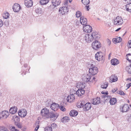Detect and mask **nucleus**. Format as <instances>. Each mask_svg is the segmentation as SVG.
<instances>
[{
  "label": "nucleus",
  "mask_w": 131,
  "mask_h": 131,
  "mask_svg": "<svg viewBox=\"0 0 131 131\" xmlns=\"http://www.w3.org/2000/svg\"><path fill=\"white\" fill-rule=\"evenodd\" d=\"M100 37V35L97 32L94 31L92 34H88L85 35L84 38V39L87 42H90L93 41V39H98Z\"/></svg>",
  "instance_id": "nucleus-1"
},
{
  "label": "nucleus",
  "mask_w": 131,
  "mask_h": 131,
  "mask_svg": "<svg viewBox=\"0 0 131 131\" xmlns=\"http://www.w3.org/2000/svg\"><path fill=\"white\" fill-rule=\"evenodd\" d=\"M95 57L96 60L100 61L104 59L105 56L102 52H98L95 54Z\"/></svg>",
  "instance_id": "nucleus-2"
},
{
  "label": "nucleus",
  "mask_w": 131,
  "mask_h": 131,
  "mask_svg": "<svg viewBox=\"0 0 131 131\" xmlns=\"http://www.w3.org/2000/svg\"><path fill=\"white\" fill-rule=\"evenodd\" d=\"M92 47L93 49L97 50L101 47L100 43L98 41L96 40L92 43Z\"/></svg>",
  "instance_id": "nucleus-3"
},
{
  "label": "nucleus",
  "mask_w": 131,
  "mask_h": 131,
  "mask_svg": "<svg viewBox=\"0 0 131 131\" xmlns=\"http://www.w3.org/2000/svg\"><path fill=\"white\" fill-rule=\"evenodd\" d=\"M123 20L121 17L117 16L114 20V25H121L123 23Z\"/></svg>",
  "instance_id": "nucleus-4"
},
{
  "label": "nucleus",
  "mask_w": 131,
  "mask_h": 131,
  "mask_svg": "<svg viewBox=\"0 0 131 131\" xmlns=\"http://www.w3.org/2000/svg\"><path fill=\"white\" fill-rule=\"evenodd\" d=\"M129 108L128 105L125 104L123 106H120V112L122 113L127 112L129 111Z\"/></svg>",
  "instance_id": "nucleus-5"
},
{
  "label": "nucleus",
  "mask_w": 131,
  "mask_h": 131,
  "mask_svg": "<svg viewBox=\"0 0 131 131\" xmlns=\"http://www.w3.org/2000/svg\"><path fill=\"white\" fill-rule=\"evenodd\" d=\"M41 114L43 116L46 118H49V111L47 108H45L42 109L41 111Z\"/></svg>",
  "instance_id": "nucleus-6"
},
{
  "label": "nucleus",
  "mask_w": 131,
  "mask_h": 131,
  "mask_svg": "<svg viewBox=\"0 0 131 131\" xmlns=\"http://www.w3.org/2000/svg\"><path fill=\"white\" fill-rule=\"evenodd\" d=\"M83 30L84 32L89 33L92 31V27L90 25H86L83 26Z\"/></svg>",
  "instance_id": "nucleus-7"
},
{
  "label": "nucleus",
  "mask_w": 131,
  "mask_h": 131,
  "mask_svg": "<svg viewBox=\"0 0 131 131\" xmlns=\"http://www.w3.org/2000/svg\"><path fill=\"white\" fill-rule=\"evenodd\" d=\"M98 69L97 67H94L89 69V72L90 74L92 75L96 74L98 72Z\"/></svg>",
  "instance_id": "nucleus-8"
},
{
  "label": "nucleus",
  "mask_w": 131,
  "mask_h": 131,
  "mask_svg": "<svg viewBox=\"0 0 131 131\" xmlns=\"http://www.w3.org/2000/svg\"><path fill=\"white\" fill-rule=\"evenodd\" d=\"M68 11V8H67V7H60L59 10V12L62 14V15L67 13Z\"/></svg>",
  "instance_id": "nucleus-9"
},
{
  "label": "nucleus",
  "mask_w": 131,
  "mask_h": 131,
  "mask_svg": "<svg viewBox=\"0 0 131 131\" xmlns=\"http://www.w3.org/2000/svg\"><path fill=\"white\" fill-rule=\"evenodd\" d=\"M9 113L7 111H4L0 113V116L1 117L3 118H4L6 119L9 115Z\"/></svg>",
  "instance_id": "nucleus-10"
},
{
  "label": "nucleus",
  "mask_w": 131,
  "mask_h": 131,
  "mask_svg": "<svg viewBox=\"0 0 131 131\" xmlns=\"http://www.w3.org/2000/svg\"><path fill=\"white\" fill-rule=\"evenodd\" d=\"M74 99V96L73 94H70L68 95L66 99L67 102L70 103L73 102Z\"/></svg>",
  "instance_id": "nucleus-11"
},
{
  "label": "nucleus",
  "mask_w": 131,
  "mask_h": 131,
  "mask_svg": "<svg viewBox=\"0 0 131 131\" xmlns=\"http://www.w3.org/2000/svg\"><path fill=\"white\" fill-rule=\"evenodd\" d=\"M12 8L14 12H18L20 10L21 7L19 4L16 3L13 5Z\"/></svg>",
  "instance_id": "nucleus-12"
},
{
  "label": "nucleus",
  "mask_w": 131,
  "mask_h": 131,
  "mask_svg": "<svg viewBox=\"0 0 131 131\" xmlns=\"http://www.w3.org/2000/svg\"><path fill=\"white\" fill-rule=\"evenodd\" d=\"M18 114L19 116L21 117H24L27 114V111L25 109H23L21 111H19Z\"/></svg>",
  "instance_id": "nucleus-13"
},
{
  "label": "nucleus",
  "mask_w": 131,
  "mask_h": 131,
  "mask_svg": "<svg viewBox=\"0 0 131 131\" xmlns=\"http://www.w3.org/2000/svg\"><path fill=\"white\" fill-rule=\"evenodd\" d=\"M80 21L81 24L84 26L86 25L87 23V19L83 16H81L80 18Z\"/></svg>",
  "instance_id": "nucleus-14"
},
{
  "label": "nucleus",
  "mask_w": 131,
  "mask_h": 131,
  "mask_svg": "<svg viewBox=\"0 0 131 131\" xmlns=\"http://www.w3.org/2000/svg\"><path fill=\"white\" fill-rule=\"evenodd\" d=\"M91 105L90 103H87L85 104L83 107L84 111H86L89 110L91 108Z\"/></svg>",
  "instance_id": "nucleus-15"
},
{
  "label": "nucleus",
  "mask_w": 131,
  "mask_h": 131,
  "mask_svg": "<svg viewBox=\"0 0 131 131\" xmlns=\"http://www.w3.org/2000/svg\"><path fill=\"white\" fill-rule=\"evenodd\" d=\"M33 3L31 0H26L25 1V4L27 7L32 6L33 5Z\"/></svg>",
  "instance_id": "nucleus-16"
},
{
  "label": "nucleus",
  "mask_w": 131,
  "mask_h": 131,
  "mask_svg": "<svg viewBox=\"0 0 131 131\" xmlns=\"http://www.w3.org/2000/svg\"><path fill=\"white\" fill-rule=\"evenodd\" d=\"M85 91L83 89H78V90L76 91V93H74V94H75L79 96H80L83 95Z\"/></svg>",
  "instance_id": "nucleus-17"
},
{
  "label": "nucleus",
  "mask_w": 131,
  "mask_h": 131,
  "mask_svg": "<svg viewBox=\"0 0 131 131\" xmlns=\"http://www.w3.org/2000/svg\"><path fill=\"white\" fill-rule=\"evenodd\" d=\"M76 87L79 89L84 88H85V84L82 82H78L77 83Z\"/></svg>",
  "instance_id": "nucleus-18"
},
{
  "label": "nucleus",
  "mask_w": 131,
  "mask_h": 131,
  "mask_svg": "<svg viewBox=\"0 0 131 131\" xmlns=\"http://www.w3.org/2000/svg\"><path fill=\"white\" fill-rule=\"evenodd\" d=\"M59 105L55 103L52 104L50 106V108L54 111H56L58 109Z\"/></svg>",
  "instance_id": "nucleus-19"
},
{
  "label": "nucleus",
  "mask_w": 131,
  "mask_h": 131,
  "mask_svg": "<svg viewBox=\"0 0 131 131\" xmlns=\"http://www.w3.org/2000/svg\"><path fill=\"white\" fill-rule=\"evenodd\" d=\"M91 77H92L91 76V74L89 73L87 74L85 77L83 78V80L85 81L88 82L91 80Z\"/></svg>",
  "instance_id": "nucleus-20"
},
{
  "label": "nucleus",
  "mask_w": 131,
  "mask_h": 131,
  "mask_svg": "<svg viewBox=\"0 0 131 131\" xmlns=\"http://www.w3.org/2000/svg\"><path fill=\"white\" fill-rule=\"evenodd\" d=\"M58 115L55 113L50 112L49 115V118L52 119V120H54L57 117Z\"/></svg>",
  "instance_id": "nucleus-21"
},
{
  "label": "nucleus",
  "mask_w": 131,
  "mask_h": 131,
  "mask_svg": "<svg viewBox=\"0 0 131 131\" xmlns=\"http://www.w3.org/2000/svg\"><path fill=\"white\" fill-rule=\"evenodd\" d=\"M52 3L54 6H57L59 5L61 2L60 0H52Z\"/></svg>",
  "instance_id": "nucleus-22"
},
{
  "label": "nucleus",
  "mask_w": 131,
  "mask_h": 131,
  "mask_svg": "<svg viewBox=\"0 0 131 131\" xmlns=\"http://www.w3.org/2000/svg\"><path fill=\"white\" fill-rule=\"evenodd\" d=\"M100 97H97L96 98L94 99L92 101V104H98L100 103Z\"/></svg>",
  "instance_id": "nucleus-23"
},
{
  "label": "nucleus",
  "mask_w": 131,
  "mask_h": 131,
  "mask_svg": "<svg viewBox=\"0 0 131 131\" xmlns=\"http://www.w3.org/2000/svg\"><path fill=\"white\" fill-rule=\"evenodd\" d=\"M17 111V108L16 107H14L10 108L9 110V112L12 114H14L16 113Z\"/></svg>",
  "instance_id": "nucleus-24"
},
{
  "label": "nucleus",
  "mask_w": 131,
  "mask_h": 131,
  "mask_svg": "<svg viewBox=\"0 0 131 131\" xmlns=\"http://www.w3.org/2000/svg\"><path fill=\"white\" fill-rule=\"evenodd\" d=\"M111 63L112 65H116L119 63V62L118 60L116 59H114L112 60L111 61Z\"/></svg>",
  "instance_id": "nucleus-25"
},
{
  "label": "nucleus",
  "mask_w": 131,
  "mask_h": 131,
  "mask_svg": "<svg viewBox=\"0 0 131 131\" xmlns=\"http://www.w3.org/2000/svg\"><path fill=\"white\" fill-rule=\"evenodd\" d=\"M85 104V102L84 101H80L77 104V106L78 108H81L82 107H83L84 105Z\"/></svg>",
  "instance_id": "nucleus-26"
},
{
  "label": "nucleus",
  "mask_w": 131,
  "mask_h": 131,
  "mask_svg": "<svg viewBox=\"0 0 131 131\" xmlns=\"http://www.w3.org/2000/svg\"><path fill=\"white\" fill-rule=\"evenodd\" d=\"M78 114V112L76 111L72 110L69 113V115L72 116H75Z\"/></svg>",
  "instance_id": "nucleus-27"
},
{
  "label": "nucleus",
  "mask_w": 131,
  "mask_h": 131,
  "mask_svg": "<svg viewBox=\"0 0 131 131\" xmlns=\"http://www.w3.org/2000/svg\"><path fill=\"white\" fill-rule=\"evenodd\" d=\"M70 120L69 117L65 116L62 118L61 119V121L62 122L64 123L68 122Z\"/></svg>",
  "instance_id": "nucleus-28"
},
{
  "label": "nucleus",
  "mask_w": 131,
  "mask_h": 131,
  "mask_svg": "<svg viewBox=\"0 0 131 131\" xmlns=\"http://www.w3.org/2000/svg\"><path fill=\"white\" fill-rule=\"evenodd\" d=\"M117 80V78L114 75H112L110 78V82H115Z\"/></svg>",
  "instance_id": "nucleus-29"
},
{
  "label": "nucleus",
  "mask_w": 131,
  "mask_h": 131,
  "mask_svg": "<svg viewBox=\"0 0 131 131\" xmlns=\"http://www.w3.org/2000/svg\"><path fill=\"white\" fill-rule=\"evenodd\" d=\"M111 105H114L116 102V98H111L110 100Z\"/></svg>",
  "instance_id": "nucleus-30"
},
{
  "label": "nucleus",
  "mask_w": 131,
  "mask_h": 131,
  "mask_svg": "<svg viewBox=\"0 0 131 131\" xmlns=\"http://www.w3.org/2000/svg\"><path fill=\"white\" fill-rule=\"evenodd\" d=\"M95 63L94 61H90L89 63L88 64V67H90V68H92L94 67H95Z\"/></svg>",
  "instance_id": "nucleus-31"
},
{
  "label": "nucleus",
  "mask_w": 131,
  "mask_h": 131,
  "mask_svg": "<svg viewBox=\"0 0 131 131\" xmlns=\"http://www.w3.org/2000/svg\"><path fill=\"white\" fill-rule=\"evenodd\" d=\"M126 10L130 12H131V3L127 4L126 5Z\"/></svg>",
  "instance_id": "nucleus-32"
},
{
  "label": "nucleus",
  "mask_w": 131,
  "mask_h": 131,
  "mask_svg": "<svg viewBox=\"0 0 131 131\" xmlns=\"http://www.w3.org/2000/svg\"><path fill=\"white\" fill-rule=\"evenodd\" d=\"M2 16L4 18L6 19L9 17V14L7 12H4Z\"/></svg>",
  "instance_id": "nucleus-33"
},
{
  "label": "nucleus",
  "mask_w": 131,
  "mask_h": 131,
  "mask_svg": "<svg viewBox=\"0 0 131 131\" xmlns=\"http://www.w3.org/2000/svg\"><path fill=\"white\" fill-rule=\"evenodd\" d=\"M81 2L82 3L86 5H88L90 3L89 0H81Z\"/></svg>",
  "instance_id": "nucleus-34"
},
{
  "label": "nucleus",
  "mask_w": 131,
  "mask_h": 131,
  "mask_svg": "<svg viewBox=\"0 0 131 131\" xmlns=\"http://www.w3.org/2000/svg\"><path fill=\"white\" fill-rule=\"evenodd\" d=\"M126 58L127 60L131 62V54L129 53L126 56Z\"/></svg>",
  "instance_id": "nucleus-35"
},
{
  "label": "nucleus",
  "mask_w": 131,
  "mask_h": 131,
  "mask_svg": "<svg viewBox=\"0 0 131 131\" xmlns=\"http://www.w3.org/2000/svg\"><path fill=\"white\" fill-rule=\"evenodd\" d=\"M108 84L107 82H105L101 85V88L103 89H105L107 88Z\"/></svg>",
  "instance_id": "nucleus-36"
},
{
  "label": "nucleus",
  "mask_w": 131,
  "mask_h": 131,
  "mask_svg": "<svg viewBox=\"0 0 131 131\" xmlns=\"http://www.w3.org/2000/svg\"><path fill=\"white\" fill-rule=\"evenodd\" d=\"M51 103V101L50 100H48L46 102L45 105L47 107L51 106L52 104Z\"/></svg>",
  "instance_id": "nucleus-37"
},
{
  "label": "nucleus",
  "mask_w": 131,
  "mask_h": 131,
  "mask_svg": "<svg viewBox=\"0 0 131 131\" xmlns=\"http://www.w3.org/2000/svg\"><path fill=\"white\" fill-rule=\"evenodd\" d=\"M48 2V0H41L40 1V3L41 5H44L47 4Z\"/></svg>",
  "instance_id": "nucleus-38"
},
{
  "label": "nucleus",
  "mask_w": 131,
  "mask_h": 131,
  "mask_svg": "<svg viewBox=\"0 0 131 131\" xmlns=\"http://www.w3.org/2000/svg\"><path fill=\"white\" fill-rule=\"evenodd\" d=\"M45 131H52V127L51 126H47L45 128Z\"/></svg>",
  "instance_id": "nucleus-39"
},
{
  "label": "nucleus",
  "mask_w": 131,
  "mask_h": 131,
  "mask_svg": "<svg viewBox=\"0 0 131 131\" xmlns=\"http://www.w3.org/2000/svg\"><path fill=\"white\" fill-rule=\"evenodd\" d=\"M126 70L128 73H131V65L130 66L127 67L126 68Z\"/></svg>",
  "instance_id": "nucleus-40"
},
{
  "label": "nucleus",
  "mask_w": 131,
  "mask_h": 131,
  "mask_svg": "<svg viewBox=\"0 0 131 131\" xmlns=\"http://www.w3.org/2000/svg\"><path fill=\"white\" fill-rule=\"evenodd\" d=\"M82 14L79 11H77L76 13V17L78 18L81 16Z\"/></svg>",
  "instance_id": "nucleus-41"
},
{
  "label": "nucleus",
  "mask_w": 131,
  "mask_h": 131,
  "mask_svg": "<svg viewBox=\"0 0 131 131\" xmlns=\"http://www.w3.org/2000/svg\"><path fill=\"white\" fill-rule=\"evenodd\" d=\"M0 130L1 131H9L7 128L3 126H1Z\"/></svg>",
  "instance_id": "nucleus-42"
},
{
  "label": "nucleus",
  "mask_w": 131,
  "mask_h": 131,
  "mask_svg": "<svg viewBox=\"0 0 131 131\" xmlns=\"http://www.w3.org/2000/svg\"><path fill=\"white\" fill-rule=\"evenodd\" d=\"M59 108H60V110L63 112L66 111V109L64 106L62 105H61L60 106L59 105Z\"/></svg>",
  "instance_id": "nucleus-43"
},
{
  "label": "nucleus",
  "mask_w": 131,
  "mask_h": 131,
  "mask_svg": "<svg viewBox=\"0 0 131 131\" xmlns=\"http://www.w3.org/2000/svg\"><path fill=\"white\" fill-rule=\"evenodd\" d=\"M101 96H102V98H104V99H105L106 98H108L109 99H111V96L107 95H102Z\"/></svg>",
  "instance_id": "nucleus-44"
},
{
  "label": "nucleus",
  "mask_w": 131,
  "mask_h": 131,
  "mask_svg": "<svg viewBox=\"0 0 131 131\" xmlns=\"http://www.w3.org/2000/svg\"><path fill=\"white\" fill-rule=\"evenodd\" d=\"M116 92L118 94L121 95H125V93L122 91H117Z\"/></svg>",
  "instance_id": "nucleus-45"
},
{
  "label": "nucleus",
  "mask_w": 131,
  "mask_h": 131,
  "mask_svg": "<svg viewBox=\"0 0 131 131\" xmlns=\"http://www.w3.org/2000/svg\"><path fill=\"white\" fill-rule=\"evenodd\" d=\"M14 120L16 122H18L19 121V117L18 116H14Z\"/></svg>",
  "instance_id": "nucleus-46"
},
{
  "label": "nucleus",
  "mask_w": 131,
  "mask_h": 131,
  "mask_svg": "<svg viewBox=\"0 0 131 131\" xmlns=\"http://www.w3.org/2000/svg\"><path fill=\"white\" fill-rule=\"evenodd\" d=\"M10 130L12 131H18V130L16 129L15 127L14 126H12L10 128Z\"/></svg>",
  "instance_id": "nucleus-47"
},
{
  "label": "nucleus",
  "mask_w": 131,
  "mask_h": 131,
  "mask_svg": "<svg viewBox=\"0 0 131 131\" xmlns=\"http://www.w3.org/2000/svg\"><path fill=\"white\" fill-rule=\"evenodd\" d=\"M57 125L54 123H53L51 124V127H52V128H56V127Z\"/></svg>",
  "instance_id": "nucleus-48"
},
{
  "label": "nucleus",
  "mask_w": 131,
  "mask_h": 131,
  "mask_svg": "<svg viewBox=\"0 0 131 131\" xmlns=\"http://www.w3.org/2000/svg\"><path fill=\"white\" fill-rule=\"evenodd\" d=\"M127 46L129 48H131V40L128 41L127 44Z\"/></svg>",
  "instance_id": "nucleus-49"
},
{
  "label": "nucleus",
  "mask_w": 131,
  "mask_h": 131,
  "mask_svg": "<svg viewBox=\"0 0 131 131\" xmlns=\"http://www.w3.org/2000/svg\"><path fill=\"white\" fill-rule=\"evenodd\" d=\"M108 20H106V21H105V24L107 25L108 26H109L110 25H111V24L110 23L108 22Z\"/></svg>",
  "instance_id": "nucleus-50"
},
{
  "label": "nucleus",
  "mask_w": 131,
  "mask_h": 131,
  "mask_svg": "<svg viewBox=\"0 0 131 131\" xmlns=\"http://www.w3.org/2000/svg\"><path fill=\"white\" fill-rule=\"evenodd\" d=\"M3 24V23L2 20L0 19V27H2Z\"/></svg>",
  "instance_id": "nucleus-51"
},
{
  "label": "nucleus",
  "mask_w": 131,
  "mask_h": 131,
  "mask_svg": "<svg viewBox=\"0 0 131 131\" xmlns=\"http://www.w3.org/2000/svg\"><path fill=\"white\" fill-rule=\"evenodd\" d=\"M126 86L127 88V89L129 88L131 86V83L127 84Z\"/></svg>",
  "instance_id": "nucleus-52"
},
{
  "label": "nucleus",
  "mask_w": 131,
  "mask_h": 131,
  "mask_svg": "<svg viewBox=\"0 0 131 131\" xmlns=\"http://www.w3.org/2000/svg\"><path fill=\"white\" fill-rule=\"evenodd\" d=\"M39 126L38 125H37L36 126L35 128V129L34 130H35L36 131H37V130H38V129L39 128Z\"/></svg>",
  "instance_id": "nucleus-53"
},
{
  "label": "nucleus",
  "mask_w": 131,
  "mask_h": 131,
  "mask_svg": "<svg viewBox=\"0 0 131 131\" xmlns=\"http://www.w3.org/2000/svg\"><path fill=\"white\" fill-rule=\"evenodd\" d=\"M107 41L108 45H110L111 43V41L109 39H107Z\"/></svg>",
  "instance_id": "nucleus-54"
},
{
  "label": "nucleus",
  "mask_w": 131,
  "mask_h": 131,
  "mask_svg": "<svg viewBox=\"0 0 131 131\" xmlns=\"http://www.w3.org/2000/svg\"><path fill=\"white\" fill-rule=\"evenodd\" d=\"M75 23L76 25H79V21L78 20H76L75 21Z\"/></svg>",
  "instance_id": "nucleus-55"
},
{
  "label": "nucleus",
  "mask_w": 131,
  "mask_h": 131,
  "mask_svg": "<svg viewBox=\"0 0 131 131\" xmlns=\"http://www.w3.org/2000/svg\"><path fill=\"white\" fill-rule=\"evenodd\" d=\"M101 93L102 94H106L107 95L108 94V93L107 92H104V91H102V92H101Z\"/></svg>",
  "instance_id": "nucleus-56"
},
{
  "label": "nucleus",
  "mask_w": 131,
  "mask_h": 131,
  "mask_svg": "<svg viewBox=\"0 0 131 131\" xmlns=\"http://www.w3.org/2000/svg\"><path fill=\"white\" fill-rule=\"evenodd\" d=\"M126 3H130L131 2V0H124Z\"/></svg>",
  "instance_id": "nucleus-57"
},
{
  "label": "nucleus",
  "mask_w": 131,
  "mask_h": 131,
  "mask_svg": "<svg viewBox=\"0 0 131 131\" xmlns=\"http://www.w3.org/2000/svg\"><path fill=\"white\" fill-rule=\"evenodd\" d=\"M17 126L18 128H21L22 127V126L19 124H17Z\"/></svg>",
  "instance_id": "nucleus-58"
},
{
  "label": "nucleus",
  "mask_w": 131,
  "mask_h": 131,
  "mask_svg": "<svg viewBox=\"0 0 131 131\" xmlns=\"http://www.w3.org/2000/svg\"><path fill=\"white\" fill-rule=\"evenodd\" d=\"M117 89H113L112 90V92L113 93H114L117 91Z\"/></svg>",
  "instance_id": "nucleus-59"
},
{
  "label": "nucleus",
  "mask_w": 131,
  "mask_h": 131,
  "mask_svg": "<svg viewBox=\"0 0 131 131\" xmlns=\"http://www.w3.org/2000/svg\"><path fill=\"white\" fill-rule=\"evenodd\" d=\"M128 120L129 121L131 122V115L129 117Z\"/></svg>",
  "instance_id": "nucleus-60"
},
{
  "label": "nucleus",
  "mask_w": 131,
  "mask_h": 131,
  "mask_svg": "<svg viewBox=\"0 0 131 131\" xmlns=\"http://www.w3.org/2000/svg\"><path fill=\"white\" fill-rule=\"evenodd\" d=\"M122 40V39L121 38H119V41L118 40V42H120Z\"/></svg>",
  "instance_id": "nucleus-61"
},
{
  "label": "nucleus",
  "mask_w": 131,
  "mask_h": 131,
  "mask_svg": "<svg viewBox=\"0 0 131 131\" xmlns=\"http://www.w3.org/2000/svg\"><path fill=\"white\" fill-rule=\"evenodd\" d=\"M95 77H93V78L92 80H91V81H93V80L95 81Z\"/></svg>",
  "instance_id": "nucleus-62"
},
{
  "label": "nucleus",
  "mask_w": 131,
  "mask_h": 131,
  "mask_svg": "<svg viewBox=\"0 0 131 131\" xmlns=\"http://www.w3.org/2000/svg\"><path fill=\"white\" fill-rule=\"evenodd\" d=\"M117 39H116L115 38L114 39V41H115L116 42H118V40H117Z\"/></svg>",
  "instance_id": "nucleus-63"
},
{
  "label": "nucleus",
  "mask_w": 131,
  "mask_h": 131,
  "mask_svg": "<svg viewBox=\"0 0 131 131\" xmlns=\"http://www.w3.org/2000/svg\"><path fill=\"white\" fill-rule=\"evenodd\" d=\"M28 66V65L27 64H25L24 65V66L25 67H26Z\"/></svg>",
  "instance_id": "nucleus-64"
}]
</instances>
